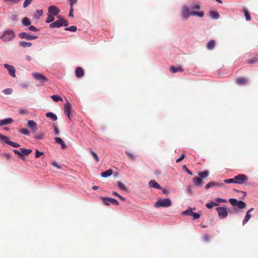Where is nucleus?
<instances>
[{
    "label": "nucleus",
    "instance_id": "1",
    "mask_svg": "<svg viewBox=\"0 0 258 258\" xmlns=\"http://www.w3.org/2000/svg\"><path fill=\"white\" fill-rule=\"evenodd\" d=\"M15 37V34L12 29L6 30L1 36V39L4 42H8L12 40Z\"/></svg>",
    "mask_w": 258,
    "mask_h": 258
},
{
    "label": "nucleus",
    "instance_id": "2",
    "mask_svg": "<svg viewBox=\"0 0 258 258\" xmlns=\"http://www.w3.org/2000/svg\"><path fill=\"white\" fill-rule=\"evenodd\" d=\"M31 75L35 80L40 83V85L41 86L43 85L48 81L47 78L41 73L33 72Z\"/></svg>",
    "mask_w": 258,
    "mask_h": 258
},
{
    "label": "nucleus",
    "instance_id": "3",
    "mask_svg": "<svg viewBox=\"0 0 258 258\" xmlns=\"http://www.w3.org/2000/svg\"><path fill=\"white\" fill-rule=\"evenodd\" d=\"M171 205V201L169 199H163L158 200L155 203V206L156 208L160 207H169Z\"/></svg>",
    "mask_w": 258,
    "mask_h": 258
},
{
    "label": "nucleus",
    "instance_id": "4",
    "mask_svg": "<svg viewBox=\"0 0 258 258\" xmlns=\"http://www.w3.org/2000/svg\"><path fill=\"white\" fill-rule=\"evenodd\" d=\"M234 183L239 184H246L248 181V178L245 174H238L234 176Z\"/></svg>",
    "mask_w": 258,
    "mask_h": 258
},
{
    "label": "nucleus",
    "instance_id": "5",
    "mask_svg": "<svg viewBox=\"0 0 258 258\" xmlns=\"http://www.w3.org/2000/svg\"><path fill=\"white\" fill-rule=\"evenodd\" d=\"M62 26H68V21L62 18L56 20L54 22H53L49 25V27L51 28H59Z\"/></svg>",
    "mask_w": 258,
    "mask_h": 258
},
{
    "label": "nucleus",
    "instance_id": "6",
    "mask_svg": "<svg viewBox=\"0 0 258 258\" xmlns=\"http://www.w3.org/2000/svg\"><path fill=\"white\" fill-rule=\"evenodd\" d=\"M229 202L234 207L237 206L239 209H242L246 207V204L242 201H237L235 199H230Z\"/></svg>",
    "mask_w": 258,
    "mask_h": 258
},
{
    "label": "nucleus",
    "instance_id": "7",
    "mask_svg": "<svg viewBox=\"0 0 258 258\" xmlns=\"http://www.w3.org/2000/svg\"><path fill=\"white\" fill-rule=\"evenodd\" d=\"M0 141H3L13 147L18 148L20 146L19 144L10 141L8 137L3 135L1 134H0Z\"/></svg>",
    "mask_w": 258,
    "mask_h": 258
},
{
    "label": "nucleus",
    "instance_id": "8",
    "mask_svg": "<svg viewBox=\"0 0 258 258\" xmlns=\"http://www.w3.org/2000/svg\"><path fill=\"white\" fill-rule=\"evenodd\" d=\"M216 210L218 212L219 218L224 219L227 217L228 211L225 208L219 207L216 208Z\"/></svg>",
    "mask_w": 258,
    "mask_h": 258
},
{
    "label": "nucleus",
    "instance_id": "9",
    "mask_svg": "<svg viewBox=\"0 0 258 258\" xmlns=\"http://www.w3.org/2000/svg\"><path fill=\"white\" fill-rule=\"evenodd\" d=\"M18 36L21 39H26L27 40H33L37 38V36L31 35L26 32H21L19 34Z\"/></svg>",
    "mask_w": 258,
    "mask_h": 258
},
{
    "label": "nucleus",
    "instance_id": "10",
    "mask_svg": "<svg viewBox=\"0 0 258 258\" xmlns=\"http://www.w3.org/2000/svg\"><path fill=\"white\" fill-rule=\"evenodd\" d=\"M4 67L6 69L8 70L9 74L11 77L14 78L16 77V71L15 68L13 66L6 63L4 64Z\"/></svg>",
    "mask_w": 258,
    "mask_h": 258
},
{
    "label": "nucleus",
    "instance_id": "11",
    "mask_svg": "<svg viewBox=\"0 0 258 258\" xmlns=\"http://www.w3.org/2000/svg\"><path fill=\"white\" fill-rule=\"evenodd\" d=\"M48 11L49 13L52 16H56L60 12L59 9L55 6L49 7Z\"/></svg>",
    "mask_w": 258,
    "mask_h": 258
},
{
    "label": "nucleus",
    "instance_id": "12",
    "mask_svg": "<svg viewBox=\"0 0 258 258\" xmlns=\"http://www.w3.org/2000/svg\"><path fill=\"white\" fill-rule=\"evenodd\" d=\"M224 186V184L223 183H219L217 181H210L209 183H208L206 184L205 188H206V189H208L209 188H212V187H213L215 186Z\"/></svg>",
    "mask_w": 258,
    "mask_h": 258
},
{
    "label": "nucleus",
    "instance_id": "13",
    "mask_svg": "<svg viewBox=\"0 0 258 258\" xmlns=\"http://www.w3.org/2000/svg\"><path fill=\"white\" fill-rule=\"evenodd\" d=\"M71 105L68 102V101L67 100V103L64 105V111L66 115L69 118H70V110H71Z\"/></svg>",
    "mask_w": 258,
    "mask_h": 258
},
{
    "label": "nucleus",
    "instance_id": "14",
    "mask_svg": "<svg viewBox=\"0 0 258 258\" xmlns=\"http://www.w3.org/2000/svg\"><path fill=\"white\" fill-rule=\"evenodd\" d=\"M253 210H254V209L253 208H251L247 211V212L246 213V215L242 221L243 225H244L245 224H246L248 221V220L250 219V218H251V215L250 214V212L253 211Z\"/></svg>",
    "mask_w": 258,
    "mask_h": 258
},
{
    "label": "nucleus",
    "instance_id": "15",
    "mask_svg": "<svg viewBox=\"0 0 258 258\" xmlns=\"http://www.w3.org/2000/svg\"><path fill=\"white\" fill-rule=\"evenodd\" d=\"M235 82L238 85H244L247 84L248 80L244 77H240L236 79Z\"/></svg>",
    "mask_w": 258,
    "mask_h": 258
},
{
    "label": "nucleus",
    "instance_id": "16",
    "mask_svg": "<svg viewBox=\"0 0 258 258\" xmlns=\"http://www.w3.org/2000/svg\"><path fill=\"white\" fill-rule=\"evenodd\" d=\"M190 12L187 7L185 6L183 8L182 11V16L184 19H187L190 16Z\"/></svg>",
    "mask_w": 258,
    "mask_h": 258
},
{
    "label": "nucleus",
    "instance_id": "17",
    "mask_svg": "<svg viewBox=\"0 0 258 258\" xmlns=\"http://www.w3.org/2000/svg\"><path fill=\"white\" fill-rule=\"evenodd\" d=\"M149 185L150 187H153L159 189H161L162 187L155 180H151L149 182Z\"/></svg>",
    "mask_w": 258,
    "mask_h": 258
},
{
    "label": "nucleus",
    "instance_id": "18",
    "mask_svg": "<svg viewBox=\"0 0 258 258\" xmlns=\"http://www.w3.org/2000/svg\"><path fill=\"white\" fill-rule=\"evenodd\" d=\"M75 75L77 78L82 77L84 75V72L81 67H77L75 71Z\"/></svg>",
    "mask_w": 258,
    "mask_h": 258
},
{
    "label": "nucleus",
    "instance_id": "19",
    "mask_svg": "<svg viewBox=\"0 0 258 258\" xmlns=\"http://www.w3.org/2000/svg\"><path fill=\"white\" fill-rule=\"evenodd\" d=\"M193 181L196 186H201L203 183V179L199 177H195L193 178Z\"/></svg>",
    "mask_w": 258,
    "mask_h": 258
},
{
    "label": "nucleus",
    "instance_id": "20",
    "mask_svg": "<svg viewBox=\"0 0 258 258\" xmlns=\"http://www.w3.org/2000/svg\"><path fill=\"white\" fill-rule=\"evenodd\" d=\"M28 126L34 132H35L37 130V124L33 120H29L28 122Z\"/></svg>",
    "mask_w": 258,
    "mask_h": 258
},
{
    "label": "nucleus",
    "instance_id": "21",
    "mask_svg": "<svg viewBox=\"0 0 258 258\" xmlns=\"http://www.w3.org/2000/svg\"><path fill=\"white\" fill-rule=\"evenodd\" d=\"M54 140L56 142V143H57L61 145V147L62 149H64L66 148L67 146H66L65 143L63 141V140L60 138L55 137V138H54Z\"/></svg>",
    "mask_w": 258,
    "mask_h": 258
},
{
    "label": "nucleus",
    "instance_id": "22",
    "mask_svg": "<svg viewBox=\"0 0 258 258\" xmlns=\"http://www.w3.org/2000/svg\"><path fill=\"white\" fill-rule=\"evenodd\" d=\"M170 70L172 73H175L178 72H183V71L181 67H175L174 66H171L170 67Z\"/></svg>",
    "mask_w": 258,
    "mask_h": 258
},
{
    "label": "nucleus",
    "instance_id": "23",
    "mask_svg": "<svg viewBox=\"0 0 258 258\" xmlns=\"http://www.w3.org/2000/svg\"><path fill=\"white\" fill-rule=\"evenodd\" d=\"M13 119L11 118H7L0 120V125L9 124L12 122Z\"/></svg>",
    "mask_w": 258,
    "mask_h": 258
},
{
    "label": "nucleus",
    "instance_id": "24",
    "mask_svg": "<svg viewBox=\"0 0 258 258\" xmlns=\"http://www.w3.org/2000/svg\"><path fill=\"white\" fill-rule=\"evenodd\" d=\"M46 116L50 118L53 121H55L57 119V116L53 113L50 112H47L46 114Z\"/></svg>",
    "mask_w": 258,
    "mask_h": 258
},
{
    "label": "nucleus",
    "instance_id": "25",
    "mask_svg": "<svg viewBox=\"0 0 258 258\" xmlns=\"http://www.w3.org/2000/svg\"><path fill=\"white\" fill-rule=\"evenodd\" d=\"M20 150L21 153L24 155H26V156L28 155L29 154H30L32 152V150L31 149H25L24 148H20Z\"/></svg>",
    "mask_w": 258,
    "mask_h": 258
},
{
    "label": "nucleus",
    "instance_id": "26",
    "mask_svg": "<svg viewBox=\"0 0 258 258\" xmlns=\"http://www.w3.org/2000/svg\"><path fill=\"white\" fill-rule=\"evenodd\" d=\"M19 44L21 46H22L24 48H25L27 47H30L32 46V43L30 42H27L22 41L19 42Z\"/></svg>",
    "mask_w": 258,
    "mask_h": 258
},
{
    "label": "nucleus",
    "instance_id": "27",
    "mask_svg": "<svg viewBox=\"0 0 258 258\" xmlns=\"http://www.w3.org/2000/svg\"><path fill=\"white\" fill-rule=\"evenodd\" d=\"M113 172L111 169H108L101 173V176L103 177H107L110 176L112 174Z\"/></svg>",
    "mask_w": 258,
    "mask_h": 258
},
{
    "label": "nucleus",
    "instance_id": "28",
    "mask_svg": "<svg viewBox=\"0 0 258 258\" xmlns=\"http://www.w3.org/2000/svg\"><path fill=\"white\" fill-rule=\"evenodd\" d=\"M215 44V41L214 40L210 41L207 45V47L209 50H212L214 48Z\"/></svg>",
    "mask_w": 258,
    "mask_h": 258
},
{
    "label": "nucleus",
    "instance_id": "29",
    "mask_svg": "<svg viewBox=\"0 0 258 258\" xmlns=\"http://www.w3.org/2000/svg\"><path fill=\"white\" fill-rule=\"evenodd\" d=\"M22 23L24 26H29L31 24L29 19L27 17H25L22 20Z\"/></svg>",
    "mask_w": 258,
    "mask_h": 258
},
{
    "label": "nucleus",
    "instance_id": "30",
    "mask_svg": "<svg viewBox=\"0 0 258 258\" xmlns=\"http://www.w3.org/2000/svg\"><path fill=\"white\" fill-rule=\"evenodd\" d=\"M210 16L213 19H217L219 17V13L215 11H211Z\"/></svg>",
    "mask_w": 258,
    "mask_h": 258
},
{
    "label": "nucleus",
    "instance_id": "31",
    "mask_svg": "<svg viewBox=\"0 0 258 258\" xmlns=\"http://www.w3.org/2000/svg\"><path fill=\"white\" fill-rule=\"evenodd\" d=\"M193 214L192 209L191 208H189L183 212H182V215H186V216H192Z\"/></svg>",
    "mask_w": 258,
    "mask_h": 258
},
{
    "label": "nucleus",
    "instance_id": "32",
    "mask_svg": "<svg viewBox=\"0 0 258 258\" xmlns=\"http://www.w3.org/2000/svg\"><path fill=\"white\" fill-rule=\"evenodd\" d=\"M117 184L118 187L120 189L124 190V191H126L127 190L126 187L124 185V184H123L120 181H117Z\"/></svg>",
    "mask_w": 258,
    "mask_h": 258
},
{
    "label": "nucleus",
    "instance_id": "33",
    "mask_svg": "<svg viewBox=\"0 0 258 258\" xmlns=\"http://www.w3.org/2000/svg\"><path fill=\"white\" fill-rule=\"evenodd\" d=\"M199 175L202 179L206 178L209 175V172L207 171H204L199 173Z\"/></svg>",
    "mask_w": 258,
    "mask_h": 258
},
{
    "label": "nucleus",
    "instance_id": "34",
    "mask_svg": "<svg viewBox=\"0 0 258 258\" xmlns=\"http://www.w3.org/2000/svg\"><path fill=\"white\" fill-rule=\"evenodd\" d=\"M51 98L54 101L57 102L59 100L62 101L61 97L58 95H52L50 96Z\"/></svg>",
    "mask_w": 258,
    "mask_h": 258
},
{
    "label": "nucleus",
    "instance_id": "35",
    "mask_svg": "<svg viewBox=\"0 0 258 258\" xmlns=\"http://www.w3.org/2000/svg\"><path fill=\"white\" fill-rule=\"evenodd\" d=\"M125 153L131 160L134 161L135 160V156L133 153L127 151Z\"/></svg>",
    "mask_w": 258,
    "mask_h": 258
},
{
    "label": "nucleus",
    "instance_id": "36",
    "mask_svg": "<svg viewBox=\"0 0 258 258\" xmlns=\"http://www.w3.org/2000/svg\"><path fill=\"white\" fill-rule=\"evenodd\" d=\"M218 205V204L216 203L211 202L210 203L206 204V206L207 208L211 209V208L214 207V206H217Z\"/></svg>",
    "mask_w": 258,
    "mask_h": 258
},
{
    "label": "nucleus",
    "instance_id": "37",
    "mask_svg": "<svg viewBox=\"0 0 258 258\" xmlns=\"http://www.w3.org/2000/svg\"><path fill=\"white\" fill-rule=\"evenodd\" d=\"M101 199L103 202V204L106 206H109L110 205V201L109 200V198H104L102 197L101 198Z\"/></svg>",
    "mask_w": 258,
    "mask_h": 258
},
{
    "label": "nucleus",
    "instance_id": "38",
    "mask_svg": "<svg viewBox=\"0 0 258 258\" xmlns=\"http://www.w3.org/2000/svg\"><path fill=\"white\" fill-rule=\"evenodd\" d=\"M19 133L27 136H29L30 135V132L27 128H22L20 130Z\"/></svg>",
    "mask_w": 258,
    "mask_h": 258
},
{
    "label": "nucleus",
    "instance_id": "39",
    "mask_svg": "<svg viewBox=\"0 0 258 258\" xmlns=\"http://www.w3.org/2000/svg\"><path fill=\"white\" fill-rule=\"evenodd\" d=\"M243 11L244 13V15L246 18V20L247 21H249L250 20L251 18H250V15H249V13L248 10L246 9H243Z\"/></svg>",
    "mask_w": 258,
    "mask_h": 258
},
{
    "label": "nucleus",
    "instance_id": "40",
    "mask_svg": "<svg viewBox=\"0 0 258 258\" xmlns=\"http://www.w3.org/2000/svg\"><path fill=\"white\" fill-rule=\"evenodd\" d=\"M66 31H70L72 32H76L77 30V28L75 26H71L69 27H67L64 29Z\"/></svg>",
    "mask_w": 258,
    "mask_h": 258
},
{
    "label": "nucleus",
    "instance_id": "41",
    "mask_svg": "<svg viewBox=\"0 0 258 258\" xmlns=\"http://www.w3.org/2000/svg\"><path fill=\"white\" fill-rule=\"evenodd\" d=\"M54 20V18L53 16L51 15H49L46 20V22L47 23H49L50 22H53Z\"/></svg>",
    "mask_w": 258,
    "mask_h": 258
},
{
    "label": "nucleus",
    "instance_id": "42",
    "mask_svg": "<svg viewBox=\"0 0 258 258\" xmlns=\"http://www.w3.org/2000/svg\"><path fill=\"white\" fill-rule=\"evenodd\" d=\"M91 153L93 157L96 161V162H98L99 161V158L98 155L96 154V153H95L93 151L91 150Z\"/></svg>",
    "mask_w": 258,
    "mask_h": 258
},
{
    "label": "nucleus",
    "instance_id": "43",
    "mask_svg": "<svg viewBox=\"0 0 258 258\" xmlns=\"http://www.w3.org/2000/svg\"><path fill=\"white\" fill-rule=\"evenodd\" d=\"M33 0H25L23 4V7L27 8L32 2Z\"/></svg>",
    "mask_w": 258,
    "mask_h": 258
},
{
    "label": "nucleus",
    "instance_id": "44",
    "mask_svg": "<svg viewBox=\"0 0 258 258\" xmlns=\"http://www.w3.org/2000/svg\"><path fill=\"white\" fill-rule=\"evenodd\" d=\"M112 194L114 196H117V197H118L121 200H122L123 201H125V199L124 198H123V197H122L121 196L119 195L117 192L113 191Z\"/></svg>",
    "mask_w": 258,
    "mask_h": 258
},
{
    "label": "nucleus",
    "instance_id": "45",
    "mask_svg": "<svg viewBox=\"0 0 258 258\" xmlns=\"http://www.w3.org/2000/svg\"><path fill=\"white\" fill-rule=\"evenodd\" d=\"M12 92L13 90L11 88H7L4 90V93L6 95H10Z\"/></svg>",
    "mask_w": 258,
    "mask_h": 258
},
{
    "label": "nucleus",
    "instance_id": "46",
    "mask_svg": "<svg viewBox=\"0 0 258 258\" xmlns=\"http://www.w3.org/2000/svg\"><path fill=\"white\" fill-rule=\"evenodd\" d=\"M43 134L42 133H39L38 134H37L35 136H34V139H36V140H41L43 138Z\"/></svg>",
    "mask_w": 258,
    "mask_h": 258
},
{
    "label": "nucleus",
    "instance_id": "47",
    "mask_svg": "<svg viewBox=\"0 0 258 258\" xmlns=\"http://www.w3.org/2000/svg\"><path fill=\"white\" fill-rule=\"evenodd\" d=\"M109 200L110 202L111 203H112V204L117 205V206L119 205L118 202L117 200H116L115 199L109 198Z\"/></svg>",
    "mask_w": 258,
    "mask_h": 258
},
{
    "label": "nucleus",
    "instance_id": "48",
    "mask_svg": "<svg viewBox=\"0 0 258 258\" xmlns=\"http://www.w3.org/2000/svg\"><path fill=\"white\" fill-rule=\"evenodd\" d=\"M182 169L185 171H186L188 174H189L190 175H192V173L189 170H188V169L187 168L186 165H183Z\"/></svg>",
    "mask_w": 258,
    "mask_h": 258
},
{
    "label": "nucleus",
    "instance_id": "49",
    "mask_svg": "<svg viewBox=\"0 0 258 258\" xmlns=\"http://www.w3.org/2000/svg\"><path fill=\"white\" fill-rule=\"evenodd\" d=\"M13 151L15 154L18 155L22 159L23 158L24 155L21 153V151H19L17 150H14Z\"/></svg>",
    "mask_w": 258,
    "mask_h": 258
},
{
    "label": "nucleus",
    "instance_id": "50",
    "mask_svg": "<svg viewBox=\"0 0 258 258\" xmlns=\"http://www.w3.org/2000/svg\"><path fill=\"white\" fill-rule=\"evenodd\" d=\"M234 177L233 178H229V179H225L224 180V182L226 183H234Z\"/></svg>",
    "mask_w": 258,
    "mask_h": 258
},
{
    "label": "nucleus",
    "instance_id": "51",
    "mask_svg": "<svg viewBox=\"0 0 258 258\" xmlns=\"http://www.w3.org/2000/svg\"><path fill=\"white\" fill-rule=\"evenodd\" d=\"M21 0H4L5 2H11L14 4H17L21 2Z\"/></svg>",
    "mask_w": 258,
    "mask_h": 258
},
{
    "label": "nucleus",
    "instance_id": "52",
    "mask_svg": "<svg viewBox=\"0 0 258 258\" xmlns=\"http://www.w3.org/2000/svg\"><path fill=\"white\" fill-rule=\"evenodd\" d=\"M215 201L218 203H226L227 202V200L226 199H222L220 198H217L215 199Z\"/></svg>",
    "mask_w": 258,
    "mask_h": 258
},
{
    "label": "nucleus",
    "instance_id": "53",
    "mask_svg": "<svg viewBox=\"0 0 258 258\" xmlns=\"http://www.w3.org/2000/svg\"><path fill=\"white\" fill-rule=\"evenodd\" d=\"M43 154V153L42 152H40L38 150H36V154H35V157L36 158H39L40 157L41 155H42Z\"/></svg>",
    "mask_w": 258,
    "mask_h": 258
},
{
    "label": "nucleus",
    "instance_id": "54",
    "mask_svg": "<svg viewBox=\"0 0 258 258\" xmlns=\"http://www.w3.org/2000/svg\"><path fill=\"white\" fill-rule=\"evenodd\" d=\"M195 220L198 219L200 217V215L198 213H195L193 212L192 216Z\"/></svg>",
    "mask_w": 258,
    "mask_h": 258
},
{
    "label": "nucleus",
    "instance_id": "55",
    "mask_svg": "<svg viewBox=\"0 0 258 258\" xmlns=\"http://www.w3.org/2000/svg\"><path fill=\"white\" fill-rule=\"evenodd\" d=\"M19 113L21 114H27L28 113V111L26 109H20L19 110Z\"/></svg>",
    "mask_w": 258,
    "mask_h": 258
},
{
    "label": "nucleus",
    "instance_id": "56",
    "mask_svg": "<svg viewBox=\"0 0 258 258\" xmlns=\"http://www.w3.org/2000/svg\"><path fill=\"white\" fill-rule=\"evenodd\" d=\"M256 61H258V59L256 58H253L251 59H249L248 60V62L249 63H253L256 62Z\"/></svg>",
    "mask_w": 258,
    "mask_h": 258
},
{
    "label": "nucleus",
    "instance_id": "57",
    "mask_svg": "<svg viewBox=\"0 0 258 258\" xmlns=\"http://www.w3.org/2000/svg\"><path fill=\"white\" fill-rule=\"evenodd\" d=\"M28 29L30 31H38V29H37L35 26H30Z\"/></svg>",
    "mask_w": 258,
    "mask_h": 258
},
{
    "label": "nucleus",
    "instance_id": "58",
    "mask_svg": "<svg viewBox=\"0 0 258 258\" xmlns=\"http://www.w3.org/2000/svg\"><path fill=\"white\" fill-rule=\"evenodd\" d=\"M203 240L206 242L209 241V237L207 234H205L203 236Z\"/></svg>",
    "mask_w": 258,
    "mask_h": 258
},
{
    "label": "nucleus",
    "instance_id": "59",
    "mask_svg": "<svg viewBox=\"0 0 258 258\" xmlns=\"http://www.w3.org/2000/svg\"><path fill=\"white\" fill-rule=\"evenodd\" d=\"M53 127L54 128V133H55V134L56 135H58L59 133V131L57 127V126L55 125V124H53Z\"/></svg>",
    "mask_w": 258,
    "mask_h": 258
},
{
    "label": "nucleus",
    "instance_id": "60",
    "mask_svg": "<svg viewBox=\"0 0 258 258\" xmlns=\"http://www.w3.org/2000/svg\"><path fill=\"white\" fill-rule=\"evenodd\" d=\"M78 0H70V5L71 7H73V5L77 3Z\"/></svg>",
    "mask_w": 258,
    "mask_h": 258
},
{
    "label": "nucleus",
    "instance_id": "61",
    "mask_svg": "<svg viewBox=\"0 0 258 258\" xmlns=\"http://www.w3.org/2000/svg\"><path fill=\"white\" fill-rule=\"evenodd\" d=\"M185 157L184 154H182V155L180 156L179 158L176 160V162L178 163L181 161Z\"/></svg>",
    "mask_w": 258,
    "mask_h": 258
},
{
    "label": "nucleus",
    "instance_id": "62",
    "mask_svg": "<svg viewBox=\"0 0 258 258\" xmlns=\"http://www.w3.org/2000/svg\"><path fill=\"white\" fill-rule=\"evenodd\" d=\"M3 157H5L8 160H9L11 158L10 155L7 153H4L3 155Z\"/></svg>",
    "mask_w": 258,
    "mask_h": 258
},
{
    "label": "nucleus",
    "instance_id": "63",
    "mask_svg": "<svg viewBox=\"0 0 258 258\" xmlns=\"http://www.w3.org/2000/svg\"><path fill=\"white\" fill-rule=\"evenodd\" d=\"M73 11H74L73 7H71L70 12H69V16L70 17H73V16H74L73 15Z\"/></svg>",
    "mask_w": 258,
    "mask_h": 258
},
{
    "label": "nucleus",
    "instance_id": "64",
    "mask_svg": "<svg viewBox=\"0 0 258 258\" xmlns=\"http://www.w3.org/2000/svg\"><path fill=\"white\" fill-rule=\"evenodd\" d=\"M204 15V13L203 12H197V16L200 17H203Z\"/></svg>",
    "mask_w": 258,
    "mask_h": 258
}]
</instances>
